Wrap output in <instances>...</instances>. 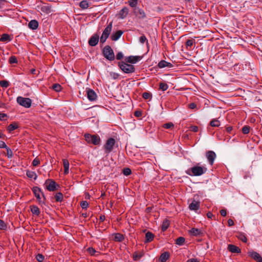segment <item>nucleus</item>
<instances>
[{
	"label": "nucleus",
	"instance_id": "f257e3e1",
	"mask_svg": "<svg viewBox=\"0 0 262 262\" xmlns=\"http://www.w3.org/2000/svg\"><path fill=\"white\" fill-rule=\"evenodd\" d=\"M207 170L206 167L196 165L188 168L186 173L190 176H200L205 173Z\"/></svg>",
	"mask_w": 262,
	"mask_h": 262
},
{
	"label": "nucleus",
	"instance_id": "f03ea898",
	"mask_svg": "<svg viewBox=\"0 0 262 262\" xmlns=\"http://www.w3.org/2000/svg\"><path fill=\"white\" fill-rule=\"evenodd\" d=\"M103 56L108 60L113 61L115 59V56L114 51L110 46H106L102 50Z\"/></svg>",
	"mask_w": 262,
	"mask_h": 262
},
{
	"label": "nucleus",
	"instance_id": "7ed1b4c3",
	"mask_svg": "<svg viewBox=\"0 0 262 262\" xmlns=\"http://www.w3.org/2000/svg\"><path fill=\"white\" fill-rule=\"evenodd\" d=\"M86 141L90 144H92L95 145H98L100 144L101 140L98 135H91L86 134L84 135Z\"/></svg>",
	"mask_w": 262,
	"mask_h": 262
},
{
	"label": "nucleus",
	"instance_id": "20e7f679",
	"mask_svg": "<svg viewBox=\"0 0 262 262\" xmlns=\"http://www.w3.org/2000/svg\"><path fill=\"white\" fill-rule=\"evenodd\" d=\"M113 27V22H111L104 29L100 38V42L104 43L108 37Z\"/></svg>",
	"mask_w": 262,
	"mask_h": 262
},
{
	"label": "nucleus",
	"instance_id": "39448f33",
	"mask_svg": "<svg viewBox=\"0 0 262 262\" xmlns=\"http://www.w3.org/2000/svg\"><path fill=\"white\" fill-rule=\"evenodd\" d=\"M119 66L123 72L127 74L133 73L135 71V68L134 66L126 63L124 62H120L119 63Z\"/></svg>",
	"mask_w": 262,
	"mask_h": 262
},
{
	"label": "nucleus",
	"instance_id": "423d86ee",
	"mask_svg": "<svg viewBox=\"0 0 262 262\" xmlns=\"http://www.w3.org/2000/svg\"><path fill=\"white\" fill-rule=\"evenodd\" d=\"M115 143V140L112 138H110L106 140L104 145V149L106 154H108L113 151Z\"/></svg>",
	"mask_w": 262,
	"mask_h": 262
},
{
	"label": "nucleus",
	"instance_id": "0eeeda50",
	"mask_svg": "<svg viewBox=\"0 0 262 262\" xmlns=\"http://www.w3.org/2000/svg\"><path fill=\"white\" fill-rule=\"evenodd\" d=\"M17 102L20 105L29 108L31 107L32 101L29 98H24L19 96L17 98Z\"/></svg>",
	"mask_w": 262,
	"mask_h": 262
},
{
	"label": "nucleus",
	"instance_id": "6e6552de",
	"mask_svg": "<svg viewBox=\"0 0 262 262\" xmlns=\"http://www.w3.org/2000/svg\"><path fill=\"white\" fill-rule=\"evenodd\" d=\"M32 191H33L35 197L38 201L39 204L41 206H42L43 205H45V201L46 200V198H45L44 194L42 193V195L43 198V200H41V198L40 195V193L41 192V189L37 187H34L32 189Z\"/></svg>",
	"mask_w": 262,
	"mask_h": 262
},
{
	"label": "nucleus",
	"instance_id": "1a4fd4ad",
	"mask_svg": "<svg viewBox=\"0 0 262 262\" xmlns=\"http://www.w3.org/2000/svg\"><path fill=\"white\" fill-rule=\"evenodd\" d=\"M45 184L46 188L50 191H53L56 189V183L51 179L46 180Z\"/></svg>",
	"mask_w": 262,
	"mask_h": 262
},
{
	"label": "nucleus",
	"instance_id": "9d476101",
	"mask_svg": "<svg viewBox=\"0 0 262 262\" xmlns=\"http://www.w3.org/2000/svg\"><path fill=\"white\" fill-rule=\"evenodd\" d=\"M99 36L98 34H94L89 40V44L92 47L96 46L99 41Z\"/></svg>",
	"mask_w": 262,
	"mask_h": 262
},
{
	"label": "nucleus",
	"instance_id": "9b49d317",
	"mask_svg": "<svg viewBox=\"0 0 262 262\" xmlns=\"http://www.w3.org/2000/svg\"><path fill=\"white\" fill-rule=\"evenodd\" d=\"M87 97L90 101H93L97 99V96L95 91L91 89H86Z\"/></svg>",
	"mask_w": 262,
	"mask_h": 262
},
{
	"label": "nucleus",
	"instance_id": "f8f14e48",
	"mask_svg": "<svg viewBox=\"0 0 262 262\" xmlns=\"http://www.w3.org/2000/svg\"><path fill=\"white\" fill-rule=\"evenodd\" d=\"M206 157L209 162V163L211 165H213L214 161L216 158L215 153L213 151H208L206 152Z\"/></svg>",
	"mask_w": 262,
	"mask_h": 262
},
{
	"label": "nucleus",
	"instance_id": "ddd939ff",
	"mask_svg": "<svg viewBox=\"0 0 262 262\" xmlns=\"http://www.w3.org/2000/svg\"><path fill=\"white\" fill-rule=\"evenodd\" d=\"M248 254L257 262H262V257L259 253L255 251H250Z\"/></svg>",
	"mask_w": 262,
	"mask_h": 262
},
{
	"label": "nucleus",
	"instance_id": "4468645a",
	"mask_svg": "<svg viewBox=\"0 0 262 262\" xmlns=\"http://www.w3.org/2000/svg\"><path fill=\"white\" fill-rule=\"evenodd\" d=\"M141 59L140 56H130L126 57L125 61L126 62L131 63H136Z\"/></svg>",
	"mask_w": 262,
	"mask_h": 262
},
{
	"label": "nucleus",
	"instance_id": "2eb2a0df",
	"mask_svg": "<svg viewBox=\"0 0 262 262\" xmlns=\"http://www.w3.org/2000/svg\"><path fill=\"white\" fill-rule=\"evenodd\" d=\"M134 13L138 17L139 19H144L146 17V15L144 11L140 8L135 9L134 10Z\"/></svg>",
	"mask_w": 262,
	"mask_h": 262
},
{
	"label": "nucleus",
	"instance_id": "dca6fc26",
	"mask_svg": "<svg viewBox=\"0 0 262 262\" xmlns=\"http://www.w3.org/2000/svg\"><path fill=\"white\" fill-rule=\"evenodd\" d=\"M128 13V9L126 7L123 8L119 12L118 15V18L124 19L126 17Z\"/></svg>",
	"mask_w": 262,
	"mask_h": 262
},
{
	"label": "nucleus",
	"instance_id": "f3484780",
	"mask_svg": "<svg viewBox=\"0 0 262 262\" xmlns=\"http://www.w3.org/2000/svg\"><path fill=\"white\" fill-rule=\"evenodd\" d=\"M200 208V202L193 200L189 205V208L191 210L196 211Z\"/></svg>",
	"mask_w": 262,
	"mask_h": 262
},
{
	"label": "nucleus",
	"instance_id": "a211bd4d",
	"mask_svg": "<svg viewBox=\"0 0 262 262\" xmlns=\"http://www.w3.org/2000/svg\"><path fill=\"white\" fill-rule=\"evenodd\" d=\"M144 255V252L143 251H135L133 254V258L134 261H137L139 260L140 259H141Z\"/></svg>",
	"mask_w": 262,
	"mask_h": 262
},
{
	"label": "nucleus",
	"instance_id": "6ab92c4d",
	"mask_svg": "<svg viewBox=\"0 0 262 262\" xmlns=\"http://www.w3.org/2000/svg\"><path fill=\"white\" fill-rule=\"evenodd\" d=\"M158 67L160 69L164 68H171L172 67V64L170 62H168L165 60H162L160 61L158 64Z\"/></svg>",
	"mask_w": 262,
	"mask_h": 262
},
{
	"label": "nucleus",
	"instance_id": "aec40b11",
	"mask_svg": "<svg viewBox=\"0 0 262 262\" xmlns=\"http://www.w3.org/2000/svg\"><path fill=\"white\" fill-rule=\"evenodd\" d=\"M123 31L121 30H118L116 32L113 33L111 36V39L113 41H117L118 40L123 34Z\"/></svg>",
	"mask_w": 262,
	"mask_h": 262
},
{
	"label": "nucleus",
	"instance_id": "412c9836",
	"mask_svg": "<svg viewBox=\"0 0 262 262\" xmlns=\"http://www.w3.org/2000/svg\"><path fill=\"white\" fill-rule=\"evenodd\" d=\"M154 234L149 231H148L145 234V239L144 241L145 243H148L151 242L154 238Z\"/></svg>",
	"mask_w": 262,
	"mask_h": 262
},
{
	"label": "nucleus",
	"instance_id": "4be33fe9",
	"mask_svg": "<svg viewBox=\"0 0 262 262\" xmlns=\"http://www.w3.org/2000/svg\"><path fill=\"white\" fill-rule=\"evenodd\" d=\"M228 249L231 253H238L241 252V249L237 246L233 245H229Z\"/></svg>",
	"mask_w": 262,
	"mask_h": 262
},
{
	"label": "nucleus",
	"instance_id": "5701e85b",
	"mask_svg": "<svg viewBox=\"0 0 262 262\" xmlns=\"http://www.w3.org/2000/svg\"><path fill=\"white\" fill-rule=\"evenodd\" d=\"M28 27L32 30H36L38 27V23L35 19L31 20L28 23Z\"/></svg>",
	"mask_w": 262,
	"mask_h": 262
},
{
	"label": "nucleus",
	"instance_id": "b1692460",
	"mask_svg": "<svg viewBox=\"0 0 262 262\" xmlns=\"http://www.w3.org/2000/svg\"><path fill=\"white\" fill-rule=\"evenodd\" d=\"M12 38L8 34H3L0 38V41L2 42H7L10 41Z\"/></svg>",
	"mask_w": 262,
	"mask_h": 262
},
{
	"label": "nucleus",
	"instance_id": "393cba45",
	"mask_svg": "<svg viewBox=\"0 0 262 262\" xmlns=\"http://www.w3.org/2000/svg\"><path fill=\"white\" fill-rule=\"evenodd\" d=\"M113 236L114 240L116 242H121L124 238L123 235L119 233H115Z\"/></svg>",
	"mask_w": 262,
	"mask_h": 262
},
{
	"label": "nucleus",
	"instance_id": "a878e982",
	"mask_svg": "<svg viewBox=\"0 0 262 262\" xmlns=\"http://www.w3.org/2000/svg\"><path fill=\"white\" fill-rule=\"evenodd\" d=\"M63 164L64 166V173L65 174H67L69 172V162L68 160L67 159H63Z\"/></svg>",
	"mask_w": 262,
	"mask_h": 262
},
{
	"label": "nucleus",
	"instance_id": "bb28decb",
	"mask_svg": "<svg viewBox=\"0 0 262 262\" xmlns=\"http://www.w3.org/2000/svg\"><path fill=\"white\" fill-rule=\"evenodd\" d=\"M31 212L36 215H39L40 214V210L38 207L37 206L35 205H32L31 207Z\"/></svg>",
	"mask_w": 262,
	"mask_h": 262
},
{
	"label": "nucleus",
	"instance_id": "cd10ccee",
	"mask_svg": "<svg viewBox=\"0 0 262 262\" xmlns=\"http://www.w3.org/2000/svg\"><path fill=\"white\" fill-rule=\"evenodd\" d=\"M189 233L193 236H198L200 235L201 231L197 228H192L189 230Z\"/></svg>",
	"mask_w": 262,
	"mask_h": 262
},
{
	"label": "nucleus",
	"instance_id": "c85d7f7f",
	"mask_svg": "<svg viewBox=\"0 0 262 262\" xmlns=\"http://www.w3.org/2000/svg\"><path fill=\"white\" fill-rule=\"evenodd\" d=\"M169 226V221L166 219L164 220L161 226V230L162 231H166Z\"/></svg>",
	"mask_w": 262,
	"mask_h": 262
},
{
	"label": "nucleus",
	"instance_id": "c756f323",
	"mask_svg": "<svg viewBox=\"0 0 262 262\" xmlns=\"http://www.w3.org/2000/svg\"><path fill=\"white\" fill-rule=\"evenodd\" d=\"M169 254L168 252H164L162 253L160 257V260L161 262H165L169 258Z\"/></svg>",
	"mask_w": 262,
	"mask_h": 262
},
{
	"label": "nucleus",
	"instance_id": "7c9ffc66",
	"mask_svg": "<svg viewBox=\"0 0 262 262\" xmlns=\"http://www.w3.org/2000/svg\"><path fill=\"white\" fill-rule=\"evenodd\" d=\"M236 236L239 239H240L244 243H246L247 241V237H246L245 234L243 233H242V232L238 233Z\"/></svg>",
	"mask_w": 262,
	"mask_h": 262
},
{
	"label": "nucleus",
	"instance_id": "2f4dec72",
	"mask_svg": "<svg viewBox=\"0 0 262 262\" xmlns=\"http://www.w3.org/2000/svg\"><path fill=\"white\" fill-rule=\"evenodd\" d=\"M89 6L88 2L86 0L82 1L79 3V7L82 9H87Z\"/></svg>",
	"mask_w": 262,
	"mask_h": 262
},
{
	"label": "nucleus",
	"instance_id": "473e14b6",
	"mask_svg": "<svg viewBox=\"0 0 262 262\" xmlns=\"http://www.w3.org/2000/svg\"><path fill=\"white\" fill-rule=\"evenodd\" d=\"M26 174L27 177L29 178H34V180H36L37 178V175L36 173L32 171H27Z\"/></svg>",
	"mask_w": 262,
	"mask_h": 262
},
{
	"label": "nucleus",
	"instance_id": "72a5a7b5",
	"mask_svg": "<svg viewBox=\"0 0 262 262\" xmlns=\"http://www.w3.org/2000/svg\"><path fill=\"white\" fill-rule=\"evenodd\" d=\"M18 128V125L16 123H11L8 126V130L11 132Z\"/></svg>",
	"mask_w": 262,
	"mask_h": 262
},
{
	"label": "nucleus",
	"instance_id": "f704fd0d",
	"mask_svg": "<svg viewBox=\"0 0 262 262\" xmlns=\"http://www.w3.org/2000/svg\"><path fill=\"white\" fill-rule=\"evenodd\" d=\"M210 124L213 127H218L220 125V122L218 120L214 119L210 122Z\"/></svg>",
	"mask_w": 262,
	"mask_h": 262
},
{
	"label": "nucleus",
	"instance_id": "c9c22d12",
	"mask_svg": "<svg viewBox=\"0 0 262 262\" xmlns=\"http://www.w3.org/2000/svg\"><path fill=\"white\" fill-rule=\"evenodd\" d=\"M55 200L57 202H61L63 200V194L61 192H58L55 195Z\"/></svg>",
	"mask_w": 262,
	"mask_h": 262
},
{
	"label": "nucleus",
	"instance_id": "e433bc0d",
	"mask_svg": "<svg viewBox=\"0 0 262 262\" xmlns=\"http://www.w3.org/2000/svg\"><path fill=\"white\" fill-rule=\"evenodd\" d=\"M185 241V239L183 237H179L176 239V243L178 245L181 246L184 244Z\"/></svg>",
	"mask_w": 262,
	"mask_h": 262
},
{
	"label": "nucleus",
	"instance_id": "4c0bfd02",
	"mask_svg": "<svg viewBox=\"0 0 262 262\" xmlns=\"http://www.w3.org/2000/svg\"><path fill=\"white\" fill-rule=\"evenodd\" d=\"M52 89L57 92H59L61 90V86L58 83L54 84L52 86Z\"/></svg>",
	"mask_w": 262,
	"mask_h": 262
},
{
	"label": "nucleus",
	"instance_id": "58836bf2",
	"mask_svg": "<svg viewBox=\"0 0 262 262\" xmlns=\"http://www.w3.org/2000/svg\"><path fill=\"white\" fill-rule=\"evenodd\" d=\"M168 88V85L164 82H161L159 84V89L163 91L167 90Z\"/></svg>",
	"mask_w": 262,
	"mask_h": 262
},
{
	"label": "nucleus",
	"instance_id": "ea45409f",
	"mask_svg": "<svg viewBox=\"0 0 262 262\" xmlns=\"http://www.w3.org/2000/svg\"><path fill=\"white\" fill-rule=\"evenodd\" d=\"M9 62L10 64L17 63L18 60L15 56H11L9 57Z\"/></svg>",
	"mask_w": 262,
	"mask_h": 262
},
{
	"label": "nucleus",
	"instance_id": "a19ab883",
	"mask_svg": "<svg viewBox=\"0 0 262 262\" xmlns=\"http://www.w3.org/2000/svg\"><path fill=\"white\" fill-rule=\"evenodd\" d=\"M250 130V127L248 125H245L242 129V133L244 134H248Z\"/></svg>",
	"mask_w": 262,
	"mask_h": 262
},
{
	"label": "nucleus",
	"instance_id": "79ce46f5",
	"mask_svg": "<svg viewBox=\"0 0 262 262\" xmlns=\"http://www.w3.org/2000/svg\"><path fill=\"white\" fill-rule=\"evenodd\" d=\"M162 127L164 128L170 129L173 128L174 124L172 122H168L163 124Z\"/></svg>",
	"mask_w": 262,
	"mask_h": 262
},
{
	"label": "nucleus",
	"instance_id": "37998d69",
	"mask_svg": "<svg viewBox=\"0 0 262 262\" xmlns=\"http://www.w3.org/2000/svg\"><path fill=\"white\" fill-rule=\"evenodd\" d=\"M142 97L144 99H151L152 97V95L150 93L144 92L142 94Z\"/></svg>",
	"mask_w": 262,
	"mask_h": 262
},
{
	"label": "nucleus",
	"instance_id": "c03bdc74",
	"mask_svg": "<svg viewBox=\"0 0 262 262\" xmlns=\"http://www.w3.org/2000/svg\"><path fill=\"white\" fill-rule=\"evenodd\" d=\"M9 82L7 80L0 81V85L2 88H7L9 86Z\"/></svg>",
	"mask_w": 262,
	"mask_h": 262
},
{
	"label": "nucleus",
	"instance_id": "a18cd8bd",
	"mask_svg": "<svg viewBox=\"0 0 262 262\" xmlns=\"http://www.w3.org/2000/svg\"><path fill=\"white\" fill-rule=\"evenodd\" d=\"M194 42V39H188L186 42V46L187 48L191 47Z\"/></svg>",
	"mask_w": 262,
	"mask_h": 262
},
{
	"label": "nucleus",
	"instance_id": "49530a36",
	"mask_svg": "<svg viewBox=\"0 0 262 262\" xmlns=\"http://www.w3.org/2000/svg\"><path fill=\"white\" fill-rule=\"evenodd\" d=\"M7 150V156L8 158L10 159L13 157V152L11 149L8 146L6 148Z\"/></svg>",
	"mask_w": 262,
	"mask_h": 262
},
{
	"label": "nucleus",
	"instance_id": "de8ad7c7",
	"mask_svg": "<svg viewBox=\"0 0 262 262\" xmlns=\"http://www.w3.org/2000/svg\"><path fill=\"white\" fill-rule=\"evenodd\" d=\"M41 10L42 12L48 13L50 12V8L48 6H43L41 8Z\"/></svg>",
	"mask_w": 262,
	"mask_h": 262
},
{
	"label": "nucleus",
	"instance_id": "09e8293b",
	"mask_svg": "<svg viewBox=\"0 0 262 262\" xmlns=\"http://www.w3.org/2000/svg\"><path fill=\"white\" fill-rule=\"evenodd\" d=\"M36 259L38 262H41L44 259V256L42 254L39 253L36 255Z\"/></svg>",
	"mask_w": 262,
	"mask_h": 262
},
{
	"label": "nucleus",
	"instance_id": "8fccbe9b",
	"mask_svg": "<svg viewBox=\"0 0 262 262\" xmlns=\"http://www.w3.org/2000/svg\"><path fill=\"white\" fill-rule=\"evenodd\" d=\"M80 206L82 209H86L89 206V203L86 201H83L80 203Z\"/></svg>",
	"mask_w": 262,
	"mask_h": 262
},
{
	"label": "nucleus",
	"instance_id": "3c124183",
	"mask_svg": "<svg viewBox=\"0 0 262 262\" xmlns=\"http://www.w3.org/2000/svg\"><path fill=\"white\" fill-rule=\"evenodd\" d=\"M139 40H140V42L141 43H145V42H147V43H148V41H147V39L146 37V36L144 35H142L140 38H139Z\"/></svg>",
	"mask_w": 262,
	"mask_h": 262
},
{
	"label": "nucleus",
	"instance_id": "603ef678",
	"mask_svg": "<svg viewBox=\"0 0 262 262\" xmlns=\"http://www.w3.org/2000/svg\"><path fill=\"white\" fill-rule=\"evenodd\" d=\"M132 173V171L130 168H125L123 169V174L125 176H128L130 174Z\"/></svg>",
	"mask_w": 262,
	"mask_h": 262
},
{
	"label": "nucleus",
	"instance_id": "864d4df0",
	"mask_svg": "<svg viewBox=\"0 0 262 262\" xmlns=\"http://www.w3.org/2000/svg\"><path fill=\"white\" fill-rule=\"evenodd\" d=\"M7 228V226L5 222L2 220H0V229L1 230H5Z\"/></svg>",
	"mask_w": 262,
	"mask_h": 262
},
{
	"label": "nucleus",
	"instance_id": "5fc2aeb1",
	"mask_svg": "<svg viewBox=\"0 0 262 262\" xmlns=\"http://www.w3.org/2000/svg\"><path fill=\"white\" fill-rule=\"evenodd\" d=\"M40 163V160L39 159L36 158H35L33 162H32V165L34 166H38Z\"/></svg>",
	"mask_w": 262,
	"mask_h": 262
},
{
	"label": "nucleus",
	"instance_id": "6e6d98bb",
	"mask_svg": "<svg viewBox=\"0 0 262 262\" xmlns=\"http://www.w3.org/2000/svg\"><path fill=\"white\" fill-rule=\"evenodd\" d=\"M88 251L91 255H94L96 251L92 247H90L88 249Z\"/></svg>",
	"mask_w": 262,
	"mask_h": 262
},
{
	"label": "nucleus",
	"instance_id": "4d7b16f0",
	"mask_svg": "<svg viewBox=\"0 0 262 262\" xmlns=\"http://www.w3.org/2000/svg\"><path fill=\"white\" fill-rule=\"evenodd\" d=\"M123 58V54L122 52H118L116 55V58L118 60H121Z\"/></svg>",
	"mask_w": 262,
	"mask_h": 262
},
{
	"label": "nucleus",
	"instance_id": "13d9d810",
	"mask_svg": "<svg viewBox=\"0 0 262 262\" xmlns=\"http://www.w3.org/2000/svg\"><path fill=\"white\" fill-rule=\"evenodd\" d=\"M190 130L193 132H197L199 130V128L197 126L193 125L190 127Z\"/></svg>",
	"mask_w": 262,
	"mask_h": 262
},
{
	"label": "nucleus",
	"instance_id": "bf43d9fd",
	"mask_svg": "<svg viewBox=\"0 0 262 262\" xmlns=\"http://www.w3.org/2000/svg\"><path fill=\"white\" fill-rule=\"evenodd\" d=\"M128 4L131 7L134 8V7H136V6H137V2H133V1L129 0Z\"/></svg>",
	"mask_w": 262,
	"mask_h": 262
},
{
	"label": "nucleus",
	"instance_id": "052dcab7",
	"mask_svg": "<svg viewBox=\"0 0 262 262\" xmlns=\"http://www.w3.org/2000/svg\"><path fill=\"white\" fill-rule=\"evenodd\" d=\"M7 147V145L4 141H0V148H6Z\"/></svg>",
	"mask_w": 262,
	"mask_h": 262
},
{
	"label": "nucleus",
	"instance_id": "680f3d73",
	"mask_svg": "<svg viewBox=\"0 0 262 262\" xmlns=\"http://www.w3.org/2000/svg\"><path fill=\"white\" fill-rule=\"evenodd\" d=\"M186 262H200V260L198 258H191L188 260Z\"/></svg>",
	"mask_w": 262,
	"mask_h": 262
},
{
	"label": "nucleus",
	"instance_id": "e2e57ef3",
	"mask_svg": "<svg viewBox=\"0 0 262 262\" xmlns=\"http://www.w3.org/2000/svg\"><path fill=\"white\" fill-rule=\"evenodd\" d=\"M220 213L223 216H225L227 214V212L226 209H222L220 211Z\"/></svg>",
	"mask_w": 262,
	"mask_h": 262
},
{
	"label": "nucleus",
	"instance_id": "0e129e2a",
	"mask_svg": "<svg viewBox=\"0 0 262 262\" xmlns=\"http://www.w3.org/2000/svg\"><path fill=\"white\" fill-rule=\"evenodd\" d=\"M196 104L195 103H191L189 105V107L191 109H194V108H196Z\"/></svg>",
	"mask_w": 262,
	"mask_h": 262
},
{
	"label": "nucleus",
	"instance_id": "69168bd1",
	"mask_svg": "<svg viewBox=\"0 0 262 262\" xmlns=\"http://www.w3.org/2000/svg\"><path fill=\"white\" fill-rule=\"evenodd\" d=\"M7 117V115L4 113H0V120H3L4 118Z\"/></svg>",
	"mask_w": 262,
	"mask_h": 262
},
{
	"label": "nucleus",
	"instance_id": "338daca9",
	"mask_svg": "<svg viewBox=\"0 0 262 262\" xmlns=\"http://www.w3.org/2000/svg\"><path fill=\"white\" fill-rule=\"evenodd\" d=\"M228 224L229 226H232L234 225V222L231 219H229L228 220Z\"/></svg>",
	"mask_w": 262,
	"mask_h": 262
},
{
	"label": "nucleus",
	"instance_id": "774afa93",
	"mask_svg": "<svg viewBox=\"0 0 262 262\" xmlns=\"http://www.w3.org/2000/svg\"><path fill=\"white\" fill-rule=\"evenodd\" d=\"M134 115L136 117H141L142 113L140 111H136L134 113Z\"/></svg>",
	"mask_w": 262,
	"mask_h": 262
}]
</instances>
